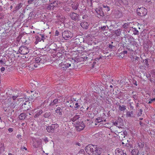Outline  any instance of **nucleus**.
Returning a JSON list of instances; mask_svg holds the SVG:
<instances>
[{"instance_id": "f257e3e1", "label": "nucleus", "mask_w": 155, "mask_h": 155, "mask_svg": "<svg viewBox=\"0 0 155 155\" xmlns=\"http://www.w3.org/2000/svg\"><path fill=\"white\" fill-rule=\"evenodd\" d=\"M85 150L90 155H100L101 153V149L96 145H89L85 147Z\"/></svg>"}, {"instance_id": "f03ea898", "label": "nucleus", "mask_w": 155, "mask_h": 155, "mask_svg": "<svg viewBox=\"0 0 155 155\" xmlns=\"http://www.w3.org/2000/svg\"><path fill=\"white\" fill-rule=\"evenodd\" d=\"M137 13L139 16H143L147 14V10L143 7H142L137 9Z\"/></svg>"}, {"instance_id": "7ed1b4c3", "label": "nucleus", "mask_w": 155, "mask_h": 155, "mask_svg": "<svg viewBox=\"0 0 155 155\" xmlns=\"http://www.w3.org/2000/svg\"><path fill=\"white\" fill-rule=\"evenodd\" d=\"M63 37L65 40H68L71 38L73 36V34L71 33L68 31H65L62 34Z\"/></svg>"}, {"instance_id": "20e7f679", "label": "nucleus", "mask_w": 155, "mask_h": 155, "mask_svg": "<svg viewBox=\"0 0 155 155\" xmlns=\"http://www.w3.org/2000/svg\"><path fill=\"white\" fill-rule=\"evenodd\" d=\"M19 52L21 54H25L29 52V49L26 47L24 46L21 47L18 50Z\"/></svg>"}, {"instance_id": "39448f33", "label": "nucleus", "mask_w": 155, "mask_h": 155, "mask_svg": "<svg viewBox=\"0 0 155 155\" xmlns=\"http://www.w3.org/2000/svg\"><path fill=\"white\" fill-rule=\"evenodd\" d=\"M59 66L61 69L64 70L68 68L71 65V64L66 62H62L59 64Z\"/></svg>"}, {"instance_id": "423d86ee", "label": "nucleus", "mask_w": 155, "mask_h": 155, "mask_svg": "<svg viewBox=\"0 0 155 155\" xmlns=\"http://www.w3.org/2000/svg\"><path fill=\"white\" fill-rule=\"evenodd\" d=\"M75 127L77 130L80 131L83 129L85 126L83 122H81L77 124Z\"/></svg>"}, {"instance_id": "0eeeda50", "label": "nucleus", "mask_w": 155, "mask_h": 155, "mask_svg": "<svg viewBox=\"0 0 155 155\" xmlns=\"http://www.w3.org/2000/svg\"><path fill=\"white\" fill-rule=\"evenodd\" d=\"M58 127V125L57 124H52L51 126H48L46 128L47 131L49 133L53 132H54L55 127Z\"/></svg>"}, {"instance_id": "6e6552de", "label": "nucleus", "mask_w": 155, "mask_h": 155, "mask_svg": "<svg viewBox=\"0 0 155 155\" xmlns=\"http://www.w3.org/2000/svg\"><path fill=\"white\" fill-rule=\"evenodd\" d=\"M75 101L74 104H75V106L74 107L75 108L78 109L81 107L82 106V101L81 100H78L77 101Z\"/></svg>"}, {"instance_id": "1a4fd4ad", "label": "nucleus", "mask_w": 155, "mask_h": 155, "mask_svg": "<svg viewBox=\"0 0 155 155\" xmlns=\"http://www.w3.org/2000/svg\"><path fill=\"white\" fill-rule=\"evenodd\" d=\"M35 60L36 63L37 64L39 63V64L41 63L43 64L46 61V60L42 57L41 58L37 57L36 58Z\"/></svg>"}, {"instance_id": "9d476101", "label": "nucleus", "mask_w": 155, "mask_h": 155, "mask_svg": "<svg viewBox=\"0 0 155 155\" xmlns=\"http://www.w3.org/2000/svg\"><path fill=\"white\" fill-rule=\"evenodd\" d=\"M71 18L73 20H79V15L75 13H72L70 14Z\"/></svg>"}, {"instance_id": "9b49d317", "label": "nucleus", "mask_w": 155, "mask_h": 155, "mask_svg": "<svg viewBox=\"0 0 155 155\" xmlns=\"http://www.w3.org/2000/svg\"><path fill=\"white\" fill-rule=\"evenodd\" d=\"M115 153L116 155H127L121 149L118 148L116 149Z\"/></svg>"}, {"instance_id": "f8f14e48", "label": "nucleus", "mask_w": 155, "mask_h": 155, "mask_svg": "<svg viewBox=\"0 0 155 155\" xmlns=\"http://www.w3.org/2000/svg\"><path fill=\"white\" fill-rule=\"evenodd\" d=\"M96 12L99 15L103 16H104V14L103 12L102 9L101 7H99L95 9Z\"/></svg>"}, {"instance_id": "ddd939ff", "label": "nucleus", "mask_w": 155, "mask_h": 155, "mask_svg": "<svg viewBox=\"0 0 155 155\" xmlns=\"http://www.w3.org/2000/svg\"><path fill=\"white\" fill-rule=\"evenodd\" d=\"M74 99L71 100H69L68 101H67L66 102V105L70 107H72L74 106V102L73 101Z\"/></svg>"}, {"instance_id": "4468645a", "label": "nucleus", "mask_w": 155, "mask_h": 155, "mask_svg": "<svg viewBox=\"0 0 155 155\" xmlns=\"http://www.w3.org/2000/svg\"><path fill=\"white\" fill-rule=\"evenodd\" d=\"M80 25L83 28L85 29H87L88 28V24L87 22H82L81 23Z\"/></svg>"}, {"instance_id": "2eb2a0df", "label": "nucleus", "mask_w": 155, "mask_h": 155, "mask_svg": "<svg viewBox=\"0 0 155 155\" xmlns=\"http://www.w3.org/2000/svg\"><path fill=\"white\" fill-rule=\"evenodd\" d=\"M139 152V150L137 147H134V148L132 150L131 153L132 155H138Z\"/></svg>"}, {"instance_id": "dca6fc26", "label": "nucleus", "mask_w": 155, "mask_h": 155, "mask_svg": "<svg viewBox=\"0 0 155 155\" xmlns=\"http://www.w3.org/2000/svg\"><path fill=\"white\" fill-rule=\"evenodd\" d=\"M39 64L37 63H35V64H30L28 67L29 68L30 70L35 69V68H37Z\"/></svg>"}, {"instance_id": "f3484780", "label": "nucleus", "mask_w": 155, "mask_h": 155, "mask_svg": "<svg viewBox=\"0 0 155 155\" xmlns=\"http://www.w3.org/2000/svg\"><path fill=\"white\" fill-rule=\"evenodd\" d=\"M62 109L60 107H58L55 110V112L58 115H62Z\"/></svg>"}, {"instance_id": "a211bd4d", "label": "nucleus", "mask_w": 155, "mask_h": 155, "mask_svg": "<svg viewBox=\"0 0 155 155\" xmlns=\"http://www.w3.org/2000/svg\"><path fill=\"white\" fill-rule=\"evenodd\" d=\"M43 111L41 110H38L37 111L35 115V117L36 118L38 117L40 115L42 114Z\"/></svg>"}, {"instance_id": "6ab92c4d", "label": "nucleus", "mask_w": 155, "mask_h": 155, "mask_svg": "<svg viewBox=\"0 0 155 155\" xmlns=\"http://www.w3.org/2000/svg\"><path fill=\"white\" fill-rule=\"evenodd\" d=\"M58 100L57 99H55L51 103V105L53 106L56 105V106H58Z\"/></svg>"}, {"instance_id": "aec40b11", "label": "nucleus", "mask_w": 155, "mask_h": 155, "mask_svg": "<svg viewBox=\"0 0 155 155\" xmlns=\"http://www.w3.org/2000/svg\"><path fill=\"white\" fill-rule=\"evenodd\" d=\"M126 116L127 117H132L134 116L133 111H128L126 114Z\"/></svg>"}, {"instance_id": "412c9836", "label": "nucleus", "mask_w": 155, "mask_h": 155, "mask_svg": "<svg viewBox=\"0 0 155 155\" xmlns=\"http://www.w3.org/2000/svg\"><path fill=\"white\" fill-rule=\"evenodd\" d=\"M27 115L25 113L21 114L19 116V118L21 120L24 119L26 117Z\"/></svg>"}, {"instance_id": "4be33fe9", "label": "nucleus", "mask_w": 155, "mask_h": 155, "mask_svg": "<svg viewBox=\"0 0 155 155\" xmlns=\"http://www.w3.org/2000/svg\"><path fill=\"white\" fill-rule=\"evenodd\" d=\"M119 109L121 111H123L126 110V106L124 105H120L119 107Z\"/></svg>"}, {"instance_id": "5701e85b", "label": "nucleus", "mask_w": 155, "mask_h": 155, "mask_svg": "<svg viewBox=\"0 0 155 155\" xmlns=\"http://www.w3.org/2000/svg\"><path fill=\"white\" fill-rule=\"evenodd\" d=\"M79 118V115H76L74 117L71 118V120L73 122H74L77 120Z\"/></svg>"}, {"instance_id": "b1692460", "label": "nucleus", "mask_w": 155, "mask_h": 155, "mask_svg": "<svg viewBox=\"0 0 155 155\" xmlns=\"http://www.w3.org/2000/svg\"><path fill=\"white\" fill-rule=\"evenodd\" d=\"M144 143L142 141L139 142L138 143V146L140 148H143L144 146Z\"/></svg>"}, {"instance_id": "393cba45", "label": "nucleus", "mask_w": 155, "mask_h": 155, "mask_svg": "<svg viewBox=\"0 0 155 155\" xmlns=\"http://www.w3.org/2000/svg\"><path fill=\"white\" fill-rule=\"evenodd\" d=\"M103 121V120L102 119V118L101 117H98L95 120L96 122L98 123L102 122Z\"/></svg>"}, {"instance_id": "a878e982", "label": "nucleus", "mask_w": 155, "mask_h": 155, "mask_svg": "<svg viewBox=\"0 0 155 155\" xmlns=\"http://www.w3.org/2000/svg\"><path fill=\"white\" fill-rule=\"evenodd\" d=\"M52 3L54 7H57L58 5V4H59V2L58 1H55Z\"/></svg>"}, {"instance_id": "bb28decb", "label": "nucleus", "mask_w": 155, "mask_h": 155, "mask_svg": "<svg viewBox=\"0 0 155 155\" xmlns=\"http://www.w3.org/2000/svg\"><path fill=\"white\" fill-rule=\"evenodd\" d=\"M22 6V5L21 3L17 5L15 7L16 10H18Z\"/></svg>"}, {"instance_id": "cd10ccee", "label": "nucleus", "mask_w": 155, "mask_h": 155, "mask_svg": "<svg viewBox=\"0 0 155 155\" xmlns=\"http://www.w3.org/2000/svg\"><path fill=\"white\" fill-rule=\"evenodd\" d=\"M133 33L135 35H138L139 32L135 28H134L133 29Z\"/></svg>"}, {"instance_id": "c85d7f7f", "label": "nucleus", "mask_w": 155, "mask_h": 155, "mask_svg": "<svg viewBox=\"0 0 155 155\" xmlns=\"http://www.w3.org/2000/svg\"><path fill=\"white\" fill-rule=\"evenodd\" d=\"M120 134L124 136V137H125V136L127 135V132L126 131H124L123 132H121L119 133Z\"/></svg>"}, {"instance_id": "c756f323", "label": "nucleus", "mask_w": 155, "mask_h": 155, "mask_svg": "<svg viewBox=\"0 0 155 155\" xmlns=\"http://www.w3.org/2000/svg\"><path fill=\"white\" fill-rule=\"evenodd\" d=\"M115 34L119 36L120 35V33L121 31L120 29H118L115 31Z\"/></svg>"}, {"instance_id": "7c9ffc66", "label": "nucleus", "mask_w": 155, "mask_h": 155, "mask_svg": "<svg viewBox=\"0 0 155 155\" xmlns=\"http://www.w3.org/2000/svg\"><path fill=\"white\" fill-rule=\"evenodd\" d=\"M50 115V112H46L44 115V117H45L47 118Z\"/></svg>"}, {"instance_id": "2f4dec72", "label": "nucleus", "mask_w": 155, "mask_h": 155, "mask_svg": "<svg viewBox=\"0 0 155 155\" xmlns=\"http://www.w3.org/2000/svg\"><path fill=\"white\" fill-rule=\"evenodd\" d=\"M103 7L104 8H106V10L107 12L109 11L110 10V7L108 6H107V5H103Z\"/></svg>"}, {"instance_id": "473e14b6", "label": "nucleus", "mask_w": 155, "mask_h": 155, "mask_svg": "<svg viewBox=\"0 0 155 155\" xmlns=\"http://www.w3.org/2000/svg\"><path fill=\"white\" fill-rule=\"evenodd\" d=\"M54 7L52 3H51L48 7V9H53Z\"/></svg>"}, {"instance_id": "72a5a7b5", "label": "nucleus", "mask_w": 155, "mask_h": 155, "mask_svg": "<svg viewBox=\"0 0 155 155\" xmlns=\"http://www.w3.org/2000/svg\"><path fill=\"white\" fill-rule=\"evenodd\" d=\"M127 53V51H123L121 53H120V56L121 57L123 58V57L121 56L123 54H126Z\"/></svg>"}, {"instance_id": "f704fd0d", "label": "nucleus", "mask_w": 155, "mask_h": 155, "mask_svg": "<svg viewBox=\"0 0 155 155\" xmlns=\"http://www.w3.org/2000/svg\"><path fill=\"white\" fill-rule=\"evenodd\" d=\"M36 42L37 41V42H38V41H40L41 40H42L41 39V38H40L38 36H37L36 37Z\"/></svg>"}, {"instance_id": "c9c22d12", "label": "nucleus", "mask_w": 155, "mask_h": 155, "mask_svg": "<svg viewBox=\"0 0 155 155\" xmlns=\"http://www.w3.org/2000/svg\"><path fill=\"white\" fill-rule=\"evenodd\" d=\"M134 39L132 37H131L129 39V41L130 43H132V42H133L134 41Z\"/></svg>"}, {"instance_id": "e433bc0d", "label": "nucleus", "mask_w": 155, "mask_h": 155, "mask_svg": "<svg viewBox=\"0 0 155 155\" xmlns=\"http://www.w3.org/2000/svg\"><path fill=\"white\" fill-rule=\"evenodd\" d=\"M107 26H103L101 27H99V29H101L103 30L104 31L105 30V28H106Z\"/></svg>"}, {"instance_id": "4c0bfd02", "label": "nucleus", "mask_w": 155, "mask_h": 155, "mask_svg": "<svg viewBox=\"0 0 155 155\" xmlns=\"http://www.w3.org/2000/svg\"><path fill=\"white\" fill-rule=\"evenodd\" d=\"M18 97V95H16V96H13L12 97V98L13 100L14 101L15 100V99Z\"/></svg>"}, {"instance_id": "58836bf2", "label": "nucleus", "mask_w": 155, "mask_h": 155, "mask_svg": "<svg viewBox=\"0 0 155 155\" xmlns=\"http://www.w3.org/2000/svg\"><path fill=\"white\" fill-rule=\"evenodd\" d=\"M142 110L141 109H140L139 112L138 113L137 115L139 116H140L142 114Z\"/></svg>"}, {"instance_id": "ea45409f", "label": "nucleus", "mask_w": 155, "mask_h": 155, "mask_svg": "<svg viewBox=\"0 0 155 155\" xmlns=\"http://www.w3.org/2000/svg\"><path fill=\"white\" fill-rule=\"evenodd\" d=\"M73 8L75 10H76L78 8V7L76 5H74L72 6Z\"/></svg>"}, {"instance_id": "a19ab883", "label": "nucleus", "mask_w": 155, "mask_h": 155, "mask_svg": "<svg viewBox=\"0 0 155 155\" xmlns=\"http://www.w3.org/2000/svg\"><path fill=\"white\" fill-rule=\"evenodd\" d=\"M59 35V32L58 30H56L55 32V36H58Z\"/></svg>"}, {"instance_id": "79ce46f5", "label": "nucleus", "mask_w": 155, "mask_h": 155, "mask_svg": "<svg viewBox=\"0 0 155 155\" xmlns=\"http://www.w3.org/2000/svg\"><path fill=\"white\" fill-rule=\"evenodd\" d=\"M8 130L10 133H11L13 131V128H8Z\"/></svg>"}, {"instance_id": "37998d69", "label": "nucleus", "mask_w": 155, "mask_h": 155, "mask_svg": "<svg viewBox=\"0 0 155 155\" xmlns=\"http://www.w3.org/2000/svg\"><path fill=\"white\" fill-rule=\"evenodd\" d=\"M60 21L62 22H64L65 20V18L64 17H62L60 18Z\"/></svg>"}, {"instance_id": "c03bdc74", "label": "nucleus", "mask_w": 155, "mask_h": 155, "mask_svg": "<svg viewBox=\"0 0 155 155\" xmlns=\"http://www.w3.org/2000/svg\"><path fill=\"white\" fill-rule=\"evenodd\" d=\"M84 151L83 149H81L79 152L80 153H84Z\"/></svg>"}, {"instance_id": "a18cd8bd", "label": "nucleus", "mask_w": 155, "mask_h": 155, "mask_svg": "<svg viewBox=\"0 0 155 155\" xmlns=\"http://www.w3.org/2000/svg\"><path fill=\"white\" fill-rule=\"evenodd\" d=\"M151 0H143L144 2L146 3L150 2Z\"/></svg>"}, {"instance_id": "49530a36", "label": "nucleus", "mask_w": 155, "mask_h": 155, "mask_svg": "<svg viewBox=\"0 0 155 155\" xmlns=\"http://www.w3.org/2000/svg\"><path fill=\"white\" fill-rule=\"evenodd\" d=\"M5 70V68L4 67H2L1 69V71H3Z\"/></svg>"}, {"instance_id": "de8ad7c7", "label": "nucleus", "mask_w": 155, "mask_h": 155, "mask_svg": "<svg viewBox=\"0 0 155 155\" xmlns=\"http://www.w3.org/2000/svg\"><path fill=\"white\" fill-rule=\"evenodd\" d=\"M34 0H29L28 1V2L29 4H31L32 2L34 1Z\"/></svg>"}, {"instance_id": "09e8293b", "label": "nucleus", "mask_w": 155, "mask_h": 155, "mask_svg": "<svg viewBox=\"0 0 155 155\" xmlns=\"http://www.w3.org/2000/svg\"><path fill=\"white\" fill-rule=\"evenodd\" d=\"M41 39L42 40H43L44 39V35H41Z\"/></svg>"}, {"instance_id": "8fccbe9b", "label": "nucleus", "mask_w": 155, "mask_h": 155, "mask_svg": "<svg viewBox=\"0 0 155 155\" xmlns=\"http://www.w3.org/2000/svg\"><path fill=\"white\" fill-rule=\"evenodd\" d=\"M101 57L100 56L99 58H96V59H95V60L96 61H98V60H99V59H101Z\"/></svg>"}, {"instance_id": "3c124183", "label": "nucleus", "mask_w": 155, "mask_h": 155, "mask_svg": "<svg viewBox=\"0 0 155 155\" xmlns=\"http://www.w3.org/2000/svg\"><path fill=\"white\" fill-rule=\"evenodd\" d=\"M21 135L20 134L18 135L17 136V137L18 138H21Z\"/></svg>"}, {"instance_id": "603ef678", "label": "nucleus", "mask_w": 155, "mask_h": 155, "mask_svg": "<svg viewBox=\"0 0 155 155\" xmlns=\"http://www.w3.org/2000/svg\"><path fill=\"white\" fill-rule=\"evenodd\" d=\"M76 145H78L79 146H81V144L79 143H76Z\"/></svg>"}, {"instance_id": "864d4df0", "label": "nucleus", "mask_w": 155, "mask_h": 155, "mask_svg": "<svg viewBox=\"0 0 155 155\" xmlns=\"http://www.w3.org/2000/svg\"><path fill=\"white\" fill-rule=\"evenodd\" d=\"M0 62L2 64H4V62L2 60H0Z\"/></svg>"}, {"instance_id": "5fc2aeb1", "label": "nucleus", "mask_w": 155, "mask_h": 155, "mask_svg": "<svg viewBox=\"0 0 155 155\" xmlns=\"http://www.w3.org/2000/svg\"><path fill=\"white\" fill-rule=\"evenodd\" d=\"M113 47V46L111 45H109V47L110 48H112Z\"/></svg>"}, {"instance_id": "6e6d98bb", "label": "nucleus", "mask_w": 155, "mask_h": 155, "mask_svg": "<svg viewBox=\"0 0 155 155\" xmlns=\"http://www.w3.org/2000/svg\"><path fill=\"white\" fill-rule=\"evenodd\" d=\"M153 101L152 99H151L150 101H149L148 102V103L149 104H150L151 103H152V102Z\"/></svg>"}, {"instance_id": "4d7b16f0", "label": "nucleus", "mask_w": 155, "mask_h": 155, "mask_svg": "<svg viewBox=\"0 0 155 155\" xmlns=\"http://www.w3.org/2000/svg\"><path fill=\"white\" fill-rule=\"evenodd\" d=\"M123 27L124 28H127V25L126 24L124 25H123Z\"/></svg>"}, {"instance_id": "13d9d810", "label": "nucleus", "mask_w": 155, "mask_h": 155, "mask_svg": "<svg viewBox=\"0 0 155 155\" xmlns=\"http://www.w3.org/2000/svg\"><path fill=\"white\" fill-rule=\"evenodd\" d=\"M27 104L26 103H24V104L22 105L23 106H24V107H25V106Z\"/></svg>"}, {"instance_id": "bf43d9fd", "label": "nucleus", "mask_w": 155, "mask_h": 155, "mask_svg": "<svg viewBox=\"0 0 155 155\" xmlns=\"http://www.w3.org/2000/svg\"><path fill=\"white\" fill-rule=\"evenodd\" d=\"M16 106V104H15V103H14L13 104V106L14 107H15Z\"/></svg>"}, {"instance_id": "052dcab7", "label": "nucleus", "mask_w": 155, "mask_h": 155, "mask_svg": "<svg viewBox=\"0 0 155 155\" xmlns=\"http://www.w3.org/2000/svg\"><path fill=\"white\" fill-rule=\"evenodd\" d=\"M38 94V93H35V95H34V96H36Z\"/></svg>"}, {"instance_id": "680f3d73", "label": "nucleus", "mask_w": 155, "mask_h": 155, "mask_svg": "<svg viewBox=\"0 0 155 155\" xmlns=\"http://www.w3.org/2000/svg\"><path fill=\"white\" fill-rule=\"evenodd\" d=\"M85 17H86V16L85 15H84V16H83L82 17V18L83 19H84V18H85Z\"/></svg>"}, {"instance_id": "e2e57ef3", "label": "nucleus", "mask_w": 155, "mask_h": 155, "mask_svg": "<svg viewBox=\"0 0 155 155\" xmlns=\"http://www.w3.org/2000/svg\"><path fill=\"white\" fill-rule=\"evenodd\" d=\"M0 122H2V120L1 117H0Z\"/></svg>"}, {"instance_id": "0e129e2a", "label": "nucleus", "mask_w": 155, "mask_h": 155, "mask_svg": "<svg viewBox=\"0 0 155 155\" xmlns=\"http://www.w3.org/2000/svg\"><path fill=\"white\" fill-rule=\"evenodd\" d=\"M0 122H2V120L1 117H0Z\"/></svg>"}, {"instance_id": "69168bd1", "label": "nucleus", "mask_w": 155, "mask_h": 155, "mask_svg": "<svg viewBox=\"0 0 155 155\" xmlns=\"http://www.w3.org/2000/svg\"><path fill=\"white\" fill-rule=\"evenodd\" d=\"M45 141L46 142L48 141L47 138H46L45 139Z\"/></svg>"}, {"instance_id": "338daca9", "label": "nucleus", "mask_w": 155, "mask_h": 155, "mask_svg": "<svg viewBox=\"0 0 155 155\" xmlns=\"http://www.w3.org/2000/svg\"><path fill=\"white\" fill-rule=\"evenodd\" d=\"M24 149L25 150H27V149L26 147H24Z\"/></svg>"}, {"instance_id": "774afa93", "label": "nucleus", "mask_w": 155, "mask_h": 155, "mask_svg": "<svg viewBox=\"0 0 155 155\" xmlns=\"http://www.w3.org/2000/svg\"><path fill=\"white\" fill-rule=\"evenodd\" d=\"M8 155H13L12 153H9L8 154Z\"/></svg>"}]
</instances>
